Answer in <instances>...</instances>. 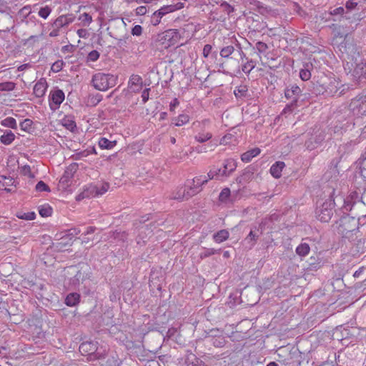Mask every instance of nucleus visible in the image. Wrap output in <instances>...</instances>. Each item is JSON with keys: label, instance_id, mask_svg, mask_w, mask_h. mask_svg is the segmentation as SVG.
Instances as JSON below:
<instances>
[{"label": "nucleus", "instance_id": "1", "mask_svg": "<svg viewBox=\"0 0 366 366\" xmlns=\"http://www.w3.org/2000/svg\"><path fill=\"white\" fill-rule=\"evenodd\" d=\"M338 232L344 238L352 239L353 235L359 232L358 220L354 217L344 216L340 218Z\"/></svg>", "mask_w": 366, "mask_h": 366}, {"label": "nucleus", "instance_id": "2", "mask_svg": "<svg viewBox=\"0 0 366 366\" xmlns=\"http://www.w3.org/2000/svg\"><path fill=\"white\" fill-rule=\"evenodd\" d=\"M117 76L111 74L97 73L93 75L92 84L93 86L99 91H107L115 86Z\"/></svg>", "mask_w": 366, "mask_h": 366}, {"label": "nucleus", "instance_id": "3", "mask_svg": "<svg viewBox=\"0 0 366 366\" xmlns=\"http://www.w3.org/2000/svg\"><path fill=\"white\" fill-rule=\"evenodd\" d=\"M75 19V16L73 14H67L65 15H61L56 18L54 22L51 24L52 30L49 33V36L56 37L60 35V33L63 29H66L70 24H71Z\"/></svg>", "mask_w": 366, "mask_h": 366}, {"label": "nucleus", "instance_id": "4", "mask_svg": "<svg viewBox=\"0 0 366 366\" xmlns=\"http://www.w3.org/2000/svg\"><path fill=\"white\" fill-rule=\"evenodd\" d=\"M209 119L193 123V127L196 132L194 138L197 142L204 143L212 137V134L209 131Z\"/></svg>", "mask_w": 366, "mask_h": 366}, {"label": "nucleus", "instance_id": "5", "mask_svg": "<svg viewBox=\"0 0 366 366\" xmlns=\"http://www.w3.org/2000/svg\"><path fill=\"white\" fill-rule=\"evenodd\" d=\"M27 322L28 327L26 332L31 334L32 338H42L44 337V333L42 330L43 320L39 312L31 318H29Z\"/></svg>", "mask_w": 366, "mask_h": 366}, {"label": "nucleus", "instance_id": "6", "mask_svg": "<svg viewBox=\"0 0 366 366\" xmlns=\"http://www.w3.org/2000/svg\"><path fill=\"white\" fill-rule=\"evenodd\" d=\"M350 110L357 116H366V92L363 91L351 99Z\"/></svg>", "mask_w": 366, "mask_h": 366}, {"label": "nucleus", "instance_id": "7", "mask_svg": "<svg viewBox=\"0 0 366 366\" xmlns=\"http://www.w3.org/2000/svg\"><path fill=\"white\" fill-rule=\"evenodd\" d=\"M79 350L83 355L89 356L91 360L100 359L103 355L99 350L97 342H84L79 345Z\"/></svg>", "mask_w": 366, "mask_h": 366}, {"label": "nucleus", "instance_id": "8", "mask_svg": "<svg viewBox=\"0 0 366 366\" xmlns=\"http://www.w3.org/2000/svg\"><path fill=\"white\" fill-rule=\"evenodd\" d=\"M179 38V32L177 29H168L158 36L159 41L165 44V47L177 44Z\"/></svg>", "mask_w": 366, "mask_h": 366}, {"label": "nucleus", "instance_id": "9", "mask_svg": "<svg viewBox=\"0 0 366 366\" xmlns=\"http://www.w3.org/2000/svg\"><path fill=\"white\" fill-rule=\"evenodd\" d=\"M333 204L332 202H325L322 206L317 209L316 214L317 219L322 222H328L333 214Z\"/></svg>", "mask_w": 366, "mask_h": 366}, {"label": "nucleus", "instance_id": "10", "mask_svg": "<svg viewBox=\"0 0 366 366\" xmlns=\"http://www.w3.org/2000/svg\"><path fill=\"white\" fill-rule=\"evenodd\" d=\"M353 79L358 84L366 81V61L360 59L359 61L356 59L355 66L352 71Z\"/></svg>", "mask_w": 366, "mask_h": 366}, {"label": "nucleus", "instance_id": "11", "mask_svg": "<svg viewBox=\"0 0 366 366\" xmlns=\"http://www.w3.org/2000/svg\"><path fill=\"white\" fill-rule=\"evenodd\" d=\"M64 93L61 89L50 92L49 95V107L52 111L56 110L64 100Z\"/></svg>", "mask_w": 366, "mask_h": 366}, {"label": "nucleus", "instance_id": "12", "mask_svg": "<svg viewBox=\"0 0 366 366\" xmlns=\"http://www.w3.org/2000/svg\"><path fill=\"white\" fill-rule=\"evenodd\" d=\"M360 134H359L357 137L351 139L347 142L340 144L337 149L340 157L351 153L355 149V147L360 142Z\"/></svg>", "mask_w": 366, "mask_h": 366}, {"label": "nucleus", "instance_id": "13", "mask_svg": "<svg viewBox=\"0 0 366 366\" xmlns=\"http://www.w3.org/2000/svg\"><path fill=\"white\" fill-rule=\"evenodd\" d=\"M326 96H334L337 94L340 96L343 94L344 89L339 92L343 85L340 81H337L335 78L330 79V81L325 84Z\"/></svg>", "mask_w": 366, "mask_h": 366}, {"label": "nucleus", "instance_id": "14", "mask_svg": "<svg viewBox=\"0 0 366 366\" xmlns=\"http://www.w3.org/2000/svg\"><path fill=\"white\" fill-rule=\"evenodd\" d=\"M208 179L206 177L199 176L192 179V184L189 186V196H194L202 191V186L207 184Z\"/></svg>", "mask_w": 366, "mask_h": 366}, {"label": "nucleus", "instance_id": "15", "mask_svg": "<svg viewBox=\"0 0 366 366\" xmlns=\"http://www.w3.org/2000/svg\"><path fill=\"white\" fill-rule=\"evenodd\" d=\"M237 164L235 159L228 158L223 161L222 163V175L224 178L229 177L235 170Z\"/></svg>", "mask_w": 366, "mask_h": 366}, {"label": "nucleus", "instance_id": "16", "mask_svg": "<svg viewBox=\"0 0 366 366\" xmlns=\"http://www.w3.org/2000/svg\"><path fill=\"white\" fill-rule=\"evenodd\" d=\"M335 38H346L349 34V27L339 24H332L329 26Z\"/></svg>", "mask_w": 366, "mask_h": 366}, {"label": "nucleus", "instance_id": "17", "mask_svg": "<svg viewBox=\"0 0 366 366\" xmlns=\"http://www.w3.org/2000/svg\"><path fill=\"white\" fill-rule=\"evenodd\" d=\"M326 261L320 257V254L316 256H311L307 261V269L310 271H317L320 269Z\"/></svg>", "mask_w": 366, "mask_h": 366}, {"label": "nucleus", "instance_id": "18", "mask_svg": "<svg viewBox=\"0 0 366 366\" xmlns=\"http://www.w3.org/2000/svg\"><path fill=\"white\" fill-rule=\"evenodd\" d=\"M77 168L78 165L76 164H71L68 167H66L62 177L59 179V183L61 184L68 186L69 182L74 177V174L76 172Z\"/></svg>", "mask_w": 366, "mask_h": 366}, {"label": "nucleus", "instance_id": "19", "mask_svg": "<svg viewBox=\"0 0 366 366\" xmlns=\"http://www.w3.org/2000/svg\"><path fill=\"white\" fill-rule=\"evenodd\" d=\"M301 92V89L297 84H291L286 88L285 95L287 99H291L292 102L296 103Z\"/></svg>", "mask_w": 366, "mask_h": 366}, {"label": "nucleus", "instance_id": "20", "mask_svg": "<svg viewBox=\"0 0 366 366\" xmlns=\"http://www.w3.org/2000/svg\"><path fill=\"white\" fill-rule=\"evenodd\" d=\"M184 6V4L182 2H178L174 4L166 5L161 7L159 9L155 11L157 15H159L160 18H162L164 15L179 10Z\"/></svg>", "mask_w": 366, "mask_h": 366}, {"label": "nucleus", "instance_id": "21", "mask_svg": "<svg viewBox=\"0 0 366 366\" xmlns=\"http://www.w3.org/2000/svg\"><path fill=\"white\" fill-rule=\"evenodd\" d=\"M70 269L75 273L74 276L70 279V284L73 287L79 285L81 282H83L87 278V274L84 272L78 269L76 266L71 267Z\"/></svg>", "mask_w": 366, "mask_h": 366}, {"label": "nucleus", "instance_id": "22", "mask_svg": "<svg viewBox=\"0 0 366 366\" xmlns=\"http://www.w3.org/2000/svg\"><path fill=\"white\" fill-rule=\"evenodd\" d=\"M185 364L187 366H207L201 359L190 351L187 352Z\"/></svg>", "mask_w": 366, "mask_h": 366}, {"label": "nucleus", "instance_id": "23", "mask_svg": "<svg viewBox=\"0 0 366 366\" xmlns=\"http://www.w3.org/2000/svg\"><path fill=\"white\" fill-rule=\"evenodd\" d=\"M189 187H179L177 188L172 194L171 198L173 199H177L179 201H182L184 199H188L189 198L192 197V196H189Z\"/></svg>", "mask_w": 366, "mask_h": 366}, {"label": "nucleus", "instance_id": "24", "mask_svg": "<svg viewBox=\"0 0 366 366\" xmlns=\"http://www.w3.org/2000/svg\"><path fill=\"white\" fill-rule=\"evenodd\" d=\"M47 89V83L45 79L41 78L34 86V94L36 97H42Z\"/></svg>", "mask_w": 366, "mask_h": 366}, {"label": "nucleus", "instance_id": "25", "mask_svg": "<svg viewBox=\"0 0 366 366\" xmlns=\"http://www.w3.org/2000/svg\"><path fill=\"white\" fill-rule=\"evenodd\" d=\"M24 11H28V13L24 15V23L30 27L35 26L38 21L36 15L34 14L35 10L34 9L31 11L30 6H24Z\"/></svg>", "mask_w": 366, "mask_h": 366}, {"label": "nucleus", "instance_id": "26", "mask_svg": "<svg viewBox=\"0 0 366 366\" xmlns=\"http://www.w3.org/2000/svg\"><path fill=\"white\" fill-rule=\"evenodd\" d=\"M357 239V237L355 239H352V241H355V242L352 243V246L351 247V252H352V254L357 255V254H363V253L366 252V249H365V247H364V244H365L364 239Z\"/></svg>", "mask_w": 366, "mask_h": 366}, {"label": "nucleus", "instance_id": "27", "mask_svg": "<svg viewBox=\"0 0 366 366\" xmlns=\"http://www.w3.org/2000/svg\"><path fill=\"white\" fill-rule=\"evenodd\" d=\"M36 172L31 171V169L28 165H24V182L27 180L26 189H30V187L32 186L36 179Z\"/></svg>", "mask_w": 366, "mask_h": 366}, {"label": "nucleus", "instance_id": "28", "mask_svg": "<svg viewBox=\"0 0 366 366\" xmlns=\"http://www.w3.org/2000/svg\"><path fill=\"white\" fill-rule=\"evenodd\" d=\"M72 243V237L66 234L63 236L58 242L54 244V247L57 250H64L66 247L71 245Z\"/></svg>", "mask_w": 366, "mask_h": 366}, {"label": "nucleus", "instance_id": "29", "mask_svg": "<svg viewBox=\"0 0 366 366\" xmlns=\"http://www.w3.org/2000/svg\"><path fill=\"white\" fill-rule=\"evenodd\" d=\"M345 122H341L340 119H338L337 122H339L334 127V132L335 133L337 132H341L342 131L346 132L347 129H349L351 127H354L355 124L352 122V119H345Z\"/></svg>", "mask_w": 366, "mask_h": 366}, {"label": "nucleus", "instance_id": "30", "mask_svg": "<svg viewBox=\"0 0 366 366\" xmlns=\"http://www.w3.org/2000/svg\"><path fill=\"white\" fill-rule=\"evenodd\" d=\"M257 232H259V229L257 228V227H254L244 239V241L249 244L250 249L255 245L259 236V234H258Z\"/></svg>", "mask_w": 366, "mask_h": 366}, {"label": "nucleus", "instance_id": "31", "mask_svg": "<svg viewBox=\"0 0 366 366\" xmlns=\"http://www.w3.org/2000/svg\"><path fill=\"white\" fill-rule=\"evenodd\" d=\"M109 188V184L107 182H104L101 184L100 186L97 184H90V189H92V193L93 196H98L104 194Z\"/></svg>", "mask_w": 366, "mask_h": 366}, {"label": "nucleus", "instance_id": "32", "mask_svg": "<svg viewBox=\"0 0 366 366\" xmlns=\"http://www.w3.org/2000/svg\"><path fill=\"white\" fill-rule=\"evenodd\" d=\"M129 84L134 92H137L142 86V79L139 75L132 74L129 78Z\"/></svg>", "mask_w": 366, "mask_h": 366}, {"label": "nucleus", "instance_id": "33", "mask_svg": "<svg viewBox=\"0 0 366 366\" xmlns=\"http://www.w3.org/2000/svg\"><path fill=\"white\" fill-rule=\"evenodd\" d=\"M285 167V162L280 161L276 162L272 165L270 168V174L276 179L280 178L282 175V172Z\"/></svg>", "mask_w": 366, "mask_h": 366}, {"label": "nucleus", "instance_id": "34", "mask_svg": "<svg viewBox=\"0 0 366 366\" xmlns=\"http://www.w3.org/2000/svg\"><path fill=\"white\" fill-rule=\"evenodd\" d=\"M229 237V232L227 229H221L217 232H215L213 236L212 239L216 243H222L226 240H227Z\"/></svg>", "mask_w": 366, "mask_h": 366}, {"label": "nucleus", "instance_id": "35", "mask_svg": "<svg viewBox=\"0 0 366 366\" xmlns=\"http://www.w3.org/2000/svg\"><path fill=\"white\" fill-rule=\"evenodd\" d=\"M154 225V224H147V225H143L140 227V229H139L140 232L136 239L137 243L138 244H141L142 243L145 244V242H146V240L144 239L145 237L142 236V233L146 232V231H148L147 234H152V227Z\"/></svg>", "mask_w": 366, "mask_h": 366}, {"label": "nucleus", "instance_id": "36", "mask_svg": "<svg viewBox=\"0 0 366 366\" xmlns=\"http://www.w3.org/2000/svg\"><path fill=\"white\" fill-rule=\"evenodd\" d=\"M313 65L312 63H305L303 68L300 71V77L302 81H307L311 77L310 69H312Z\"/></svg>", "mask_w": 366, "mask_h": 366}, {"label": "nucleus", "instance_id": "37", "mask_svg": "<svg viewBox=\"0 0 366 366\" xmlns=\"http://www.w3.org/2000/svg\"><path fill=\"white\" fill-rule=\"evenodd\" d=\"M79 301L80 295L76 292L69 293L65 298V304L69 307L76 306Z\"/></svg>", "mask_w": 366, "mask_h": 366}, {"label": "nucleus", "instance_id": "38", "mask_svg": "<svg viewBox=\"0 0 366 366\" xmlns=\"http://www.w3.org/2000/svg\"><path fill=\"white\" fill-rule=\"evenodd\" d=\"M261 150L259 148L250 149L241 155V159L244 162H249L252 159L259 154Z\"/></svg>", "mask_w": 366, "mask_h": 366}, {"label": "nucleus", "instance_id": "39", "mask_svg": "<svg viewBox=\"0 0 366 366\" xmlns=\"http://www.w3.org/2000/svg\"><path fill=\"white\" fill-rule=\"evenodd\" d=\"M323 138L320 137H310L308 140L305 142V147L308 150L312 151L317 148V146L320 144Z\"/></svg>", "mask_w": 366, "mask_h": 366}, {"label": "nucleus", "instance_id": "40", "mask_svg": "<svg viewBox=\"0 0 366 366\" xmlns=\"http://www.w3.org/2000/svg\"><path fill=\"white\" fill-rule=\"evenodd\" d=\"M98 144L99 147L103 149H112L117 144V141H110L105 137H101Z\"/></svg>", "mask_w": 366, "mask_h": 366}, {"label": "nucleus", "instance_id": "41", "mask_svg": "<svg viewBox=\"0 0 366 366\" xmlns=\"http://www.w3.org/2000/svg\"><path fill=\"white\" fill-rule=\"evenodd\" d=\"M34 9L35 11H37L38 15L44 19L48 18L52 11L51 8L49 6H41L39 8L36 5L34 6Z\"/></svg>", "mask_w": 366, "mask_h": 366}, {"label": "nucleus", "instance_id": "42", "mask_svg": "<svg viewBox=\"0 0 366 366\" xmlns=\"http://www.w3.org/2000/svg\"><path fill=\"white\" fill-rule=\"evenodd\" d=\"M310 247L309 244L305 242H302L299 244L295 249L297 254L301 257L307 256L310 253Z\"/></svg>", "mask_w": 366, "mask_h": 366}, {"label": "nucleus", "instance_id": "43", "mask_svg": "<svg viewBox=\"0 0 366 366\" xmlns=\"http://www.w3.org/2000/svg\"><path fill=\"white\" fill-rule=\"evenodd\" d=\"M248 93V87L247 85L241 84L235 87L234 94L237 99H242L247 97Z\"/></svg>", "mask_w": 366, "mask_h": 366}, {"label": "nucleus", "instance_id": "44", "mask_svg": "<svg viewBox=\"0 0 366 366\" xmlns=\"http://www.w3.org/2000/svg\"><path fill=\"white\" fill-rule=\"evenodd\" d=\"M37 124L38 122L34 123L31 119H24V132L31 134H35Z\"/></svg>", "mask_w": 366, "mask_h": 366}, {"label": "nucleus", "instance_id": "45", "mask_svg": "<svg viewBox=\"0 0 366 366\" xmlns=\"http://www.w3.org/2000/svg\"><path fill=\"white\" fill-rule=\"evenodd\" d=\"M62 125L68 130L73 132L76 128L75 121L72 117H66L61 120Z\"/></svg>", "mask_w": 366, "mask_h": 366}, {"label": "nucleus", "instance_id": "46", "mask_svg": "<svg viewBox=\"0 0 366 366\" xmlns=\"http://www.w3.org/2000/svg\"><path fill=\"white\" fill-rule=\"evenodd\" d=\"M252 175L253 172L249 169H246L240 176L237 177L236 181L238 184H243L249 181L252 179Z\"/></svg>", "mask_w": 366, "mask_h": 366}, {"label": "nucleus", "instance_id": "47", "mask_svg": "<svg viewBox=\"0 0 366 366\" xmlns=\"http://www.w3.org/2000/svg\"><path fill=\"white\" fill-rule=\"evenodd\" d=\"M53 212L52 207L48 204H44L39 207V213L42 217H48L51 216Z\"/></svg>", "mask_w": 366, "mask_h": 366}, {"label": "nucleus", "instance_id": "48", "mask_svg": "<svg viewBox=\"0 0 366 366\" xmlns=\"http://www.w3.org/2000/svg\"><path fill=\"white\" fill-rule=\"evenodd\" d=\"M189 120V117L187 114H179L177 117L173 119V124L176 127H180L187 124Z\"/></svg>", "mask_w": 366, "mask_h": 366}, {"label": "nucleus", "instance_id": "49", "mask_svg": "<svg viewBox=\"0 0 366 366\" xmlns=\"http://www.w3.org/2000/svg\"><path fill=\"white\" fill-rule=\"evenodd\" d=\"M237 51L234 46L232 45L224 46L219 52L220 56L222 58H229L233 53Z\"/></svg>", "mask_w": 366, "mask_h": 366}, {"label": "nucleus", "instance_id": "50", "mask_svg": "<svg viewBox=\"0 0 366 366\" xmlns=\"http://www.w3.org/2000/svg\"><path fill=\"white\" fill-rule=\"evenodd\" d=\"M14 134L11 131H8L1 136V142L4 144H10L14 140Z\"/></svg>", "mask_w": 366, "mask_h": 366}, {"label": "nucleus", "instance_id": "51", "mask_svg": "<svg viewBox=\"0 0 366 366\" xmlns=\"http://www.w3.org/2000/svg\"><path fill=\"white\" fill-rule=\"evenodd\" d=\"M122 361L117 356L109 357L107 360L101 364V366H120Z\"/></svg>", "mask_w": 366, "mask_h": 366}, {"label": "nucleus", "instance_id": "52", "mask_svg": "<svg viewBox=\"0 0 366 366\" xmlns=\"http://www.w3.org/2000/svg\"><path fill=\"white\" fill-rule=\"evenodd\" d=\"M256 64L253 60H247V61L242 63V70L244 74H249L250 71L255 67Z\"/></svg>", "mask_w": 366, "mask_h": 366}, {"label": "nucleus", "instance_id": "53", "mask_svg": "<svg viewBox=\"0 0 366 366\" xmlns=\"http://www.w3.org/2000/svg\"><path fill=\"white\" fill-rule=\"evenodd\" d=\"M220 251V249H215L214 248H204V251L200 253L199 257L201 259H204L215 254H219Z\"/></svg>", "mask_w": 366, "mask_h": 366}, {"label": "nucleus", "instance_id": "54", "mask_svg": "<svg viewBox=\"0 0 366 366\" xmlns=\"http://www.w3.org/2000/svg\"><path fill=\"white\" fill-rule=\"evenodd\" d=\"M91 197L94 196L93 194L92 193V189H90L89 185L86 189H84L83 192L76 195V200L79 202L85 198H89Z\"/></svg>", "mask_w": 366, "mask_h": 366}, {"label": "nucleus", "instance_id": "55", "mask_svg": "<svg viewBox=\"0 0 366 366\" xmlns=\"http://www.w3.org/2000/svg\"><path fill=\"white\" fill-rule=\"evenodd\" d=\"M79 20L83 26H87L92 21V17L89 14L84 13L79 16Z\"/></svg>", "mask_w": 366, "mask_h": 366}, {"label": "nucleus", "instance_id": "56", "mask_svg": "<svg viewBox=\"0 0 366 366\" xmlns=\"http://www.w3.org/2000/svg\"><path fill=\"white\" fill-rule=\"evenodd\" d=\"M1 125L10 128H14L16 125V122L13 117H7L1 121Z\"/></svg>", "mask_w": 366, "mask_h": 366}, {"label": "nucleus", "instance_id": "57", "mask_svg": "<svg viewBox=\"0 0 366 366\" xmlns=\"http://www.w3.org/2000/svg\"><path fill=\"white\" fill-rule=\"evenodd\" d=\"M35 190L36 192H50L49 186L45 184L43 181H39L35 186Z\"/></svg>", "mask_w": 366, "mask_h": 366}, {"label": "nucleus", "instance_id": "58", "mask_svg": "<svg viewBox=\"0 0 366 366\" xmlns=\"http://www.w3.org/2000/svg\"><path fill=\"white\" fill-rule=\"evenodd\" d=\"M230 196V189L227 187L224 188L219 195V199L221 202H226L229 197Z\"/></svg>", "mask_w": 366, "mask_h": 366}, {"label": "nucleus", "instance_id": "59", "mask_svg": "<svg viewBox=\"0 0 366 366\" xmlns=\"http://www.w3.org/2000/svg\"><path fill=\"white\" fill-rule=\"evenodd\" d=\"M255 49L257 50L258 53L263 54L268 49V46L264 42L257 41L255 44Z\"/></svg>", "mask_w": 366, "mask_h": 366}, {"label": "nucleus", "instance_id": "60", "mask_svg": "<svg viewBox=\"0 0 366 366\" xmlns=\"http://www.w3.org/2000/svg\"><path fill=\"white\" fill-rule=\"evenodd\" d=\"M64 64V63L62 60H58L52 64L51 69L54 72H59L62 69Z\"/></svg>", "mask_w": 366, "mask_h": 366}, {"label": "nucleus", "instance_id": "61", "mask_svg": "<svg viewBox=\"0 0 366 366\" xmlns=\"http://www.w3.org/2000/svg\"><path fill=\"white\" fill-rule=\"evenodd\" d=\"M14 89V84L12 82L0 83V91H11Z\"/></svg>", "mask_w": 366, "mask_h": 366}, {"label": "nucleus", "instance_id": "62", "mask_svg": "<svg viewBox=\"0 0 366 366\" xmlns=\"http://www.w3.org/2000/svg\"><path fill=\"white\" fill-rule=\"evenodd\" d=\"M99 51L93 50L89 53L87 59L91 61H96L99 58Z\"/></svg>", "mask_w": 366, "mask_h": 366}, {"label": "nucleus", "instance_id": "63", "mask_svg": "<svg viewBox=\"0 0 366 366\" xmlns=\"http://www.w3.org/2000/svg\"><path fill=\"white\" fill-rule=\"evenodd\" d=\"M330 14L332 16L340 15L341 17L342 15L345 14V9L342 6H339L335 9H331L330 11Z\"/></svg>", "mask_w": 366, "mask_h": 366}, {"label": "nucleus", "instance_id": "64", "mask_svg": "<svg viewBox=\"0 0 366 366\" xmlns=\"http://www.w3.org/2000/svg\"><path fill=\"white\" fill-rule=\"evenodd\" d=\"M90 154V151L89 149H85L84 151L79 152L75 154V159L79 160L84 157H88Z\"/></svg>", "mask_w": 366, "mask_h": 366}]
</instances>
